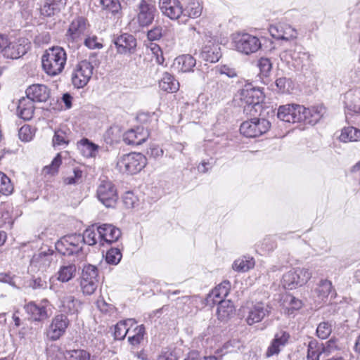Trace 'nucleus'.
<instances>
[{"label": "nucleus", "mask_w": 360, "mask_h": 360, "mask_svg": "<svg viewBox=\"0 0 360 360\" xmlns=\"http://www.w3.org/2000/svg\"><path fill=\"white\" fill-rule=\"evenodd\" d=\"M66 61L67 53L64 49L58 46H52L42 55V69L48 75L54 77L63 71Z\"/></svg>", "instance_id": "1"}, {"label": "nucleus", "mask_w": 360, "mask_h": 360, "mask_svg": "<svg viewBox=\"0 0 360 360\" xmlns=\"http://www.w3.org/2000/svg\"><path fill=\"white\" fill-rule=\"evenodd\" d=\"M240 101L244 112L250 116H256L262 110L264 93L252 84H245L239 91Z\"/></svg>", "instance_id": "2"}, {"label": "nucleus", "mask_w": 360, "mask_h": 360, "mask_svg": "<svg viewBox=\"0 0 360 360\" xmlns=\"http://www.w3.org/2000/svg\"><path fill=\"white\" fill-rule=\"evenodd\" d=\"M146 157L139 153H131L122 155L117 160V167L124 174H135L146 165Z\"/></svg>", "instance_id": "3"}, {"label": "nucleus", "mask_w": 360, "mask_h": 360, "mask_svg": "<svg viewBox=\"0 0 360 360\" xmlns=\"http://www.w3.org/2000/svg\"><path fill=\"white\" fill-rule=\"evenodd\" d=\"M232 44L234 50L245 56L255 53L262 48L259 39L248 33L233 35Z\"/></svg>", "instance_id": "4"}, {"label": "nucleus", "mask_w": 360, "mask_h": 360, "mask_svg": "<svg viewBox=\"0 0 360 360\" xmlns=\"http://www.w3.org/2000/svg\"><path fill=\"white\" fill-rule=\"evenodd\" d=\"M311 273L304 268H297L286 272L282 278L284 288L292 290L305 284L311 278Z\"/></svg>", "instance_id": "5"}, {"label": "nucleus", "mask_w": 360, "mask_h": 360, "mask_svg": "<svg viewBox=\"0 0 360 360\" xmlns=\"http://www.w3.org/2000/svg\"><path fill=\"white\" fill-rule=\"evenodd\" d=\"M98 200L106 207L113 208L118 200V194L115 186L110 181H101L96 191Z\"/></svg>", "instance_id": "6"}, {"label": "nucleus", "mask_w": 360, "mask_h": 360, "mask_svg": "<svg viewBox=\"0 0 360 360\" xmlns=\"http://www.w3.org/2000/svg\"><path fill=\"white\" fill-rule=\"evenodd\" d=\"M158 13L155 0H141L137 5L136 21L141 27L150 25Z\"/></svg>", "instance_id": "7"}, {"label": "nucleus", "mask_w": 360, "mask_h": 360, "mask_svg": "<svg viewBox=\"0 0 360 360\" xmlns=\"http://www.w3.org/2000/svg\"><path fill=\"white\" fill-rule=\"evenodd\" d=\"M67 315L58 314L52 319L45 331L46 338L50 341H56L63 336L70 325Z\"/></svg>", "instance_id": "8"}, {"label": "nucleus", "mask_w": 360, "mask_h": 360, "mask_svg": "<svg viewBox=\"0 0 360 360\" xmlns=\"http://www.w3.org/2000/svg\"><path fill=\"white\" fill-rule=\"evenodd\" d=\"M270 128V122L265 119L253 118L243 122L240 132L247 138H255L266 133Z\"/></svg>", "instance_id": "9"}, {"label": "nucleus", "mask_w": 360, "mask_h": 360, "mask_svg": "<svg viewBox=\"0 0 360 360\" xmlns=\"http://www.w3.org/2000/svg\"><path fill=\"white\" fill-rule=\"evenodd\" d=\"M93 70L94 66L86 60L78 63L72 73L71 79L74 86L78 89L85 86L93 75Z\"/></svg>", "instance_id": "10"}, {"label": "nucleus", "mask_w": 360, "mask_h": 360, "mask_svg": "<svg viewBox=\"0 0 360 360\" xmlns=\"http://www.w3.org/2000/svg\"><path fill=\"white\" fill-rule=\"evenodd\" d=\"M81 234H71L62 237L56 243V249L63 255H72L82 250Z\"/></svg>", "instance_id": "11"}, {"label": "nucleus", "mask_w": 360, "mask_h": 360, "mask_svg": "<svg viewBox=\"0 0 360 360\" xmlns=\"http://www.w3.org/2000/svg\"><path fill=\"white\" fill-rule=\"evenodd\" d=\"M98 269L94 265L89 264L83 268L80 278V288L83 294L91 295L95 292L98 284Z\"/></svg>", "instance_id": "12"}, {"label": "nucleus", "mask_w": 360, "mask_h": 360, "mask_svg": "<svg viewBox=\"0 0 360 360\" xmlns=\"http://www.w3.org/2000/svg\"><path fill=\"white\" fill-rule=\"evenodd\" d=\"M300 122L311 125L316 124L326 112V108L323 105H317L311 108H305L300 105Z\"/></svg>", "instance_id": "13"}, {"label": "nucleus", "mask_w": 360, "mask_h": 360, "mask_svg": "<svg viewBox=\"0 0 360 360\" xmlns=\"http://www.w3.org/2000/svg\"><path fill=\"white\" fill-rule=\"evenodd\" d=\"M269 31L272 37L276 39L290 41L297 37V32L291 25L278 22L269 27Z\"/></svg>", "instance_id": "14"}, {"label": "nucleus", "mask_w": 360, "mask_h": 360, "mask_svg": "<svg viewBox=\"0 0 360 360\" xmlns=\"http://www.w3.org/2000/svg\"><path fill=\"white\" fill-rule=\"evenodd\" d=\"M90 25L87 19L82 16L75 18L70 23L66 36L68 40L72 42L77 41L80 37L87 32Z\"/></svg>", "instance_id": "15"}, {"label": "nucleus", "mask_w": 360, "mask_h": 360, "mask_svg": "<svg viewBox=\"0 0 360 360\" xmlns=\"http://www.w3.org/2000/svg\"><path fill=\"white\" fill-rule=\"evenodd\" d=\"M113 43L120 54H131L135 51L136 47V38L129 34H122L113 39Z\"/></svg>", "instance_id": "16"}, {"label": "nucleus", "mask_w": 360, "mask_h": 360, "mask_svg": "<svg viewBox=\"0 0 360 360\" xmlns=\"http://www.w3.org/2000/svg\"><path fill=\"white\" fill-rule=\"evenodd\" d=\"M298 104H287L281 105L277 112V117L279 120L289 122H300V110Z\"/></svg>", "instance_id": "17"}, {"label": "nucleus", "mask_w": 360, "mask_h": 360, "mask_svg": "<svg viewBox=\"0 0 360 360\" xmlns=\"http://www.w3.org/2000/svg\"><path fill=\"white\" fill-rule=\"evenodd\" d=\"M281 57L287 63H292V65L297 69L302 68L307 62L311 61V56L309 53L297 50L284 51L281 54Z\"/></svg>", "instance_id": "18"}, {"label": "nucleus", "mask_w": 360, "mask_h": 360, "mask_svg": "<svg viewBox=\"0 0 360 360\" xmlns=\"http://www.w3.org/2000/svg\"><path fill=\"white\" fill-rule=\"evenodd\" d=\"M159 8L162 14L171 20H177L183 13V8L179 0H160Z\"/></svg>", "instance_id": "19"}, {"label": "nucleus", "mask_w": 360, "mask_h": 360, "mask_svg": "<svg viewBox=\"0 0 360 360\" xmlns=\"http://www.w3.org/2000/svg\"><path fill=\"white\" fill-rule=\"evenodd\" d=\"M98 233L99 235L100 241H103L107 243L117 241L122 235L120 229L110 224L99 225L98 226Z\"/></svg>", "instance_id": "20"}, {"label": "nucleus", "mask_w": 360, "mask_h": 360, "mask_svg": "<svg viewBox=\"0 0 360 360\" xmlns=\"http://www.w3.org/2000/svg\"><path fill=\"white\" fill-rule=\"evenodd\" d=\"M54 257L56 255L53 250L41 251L33 255L30 264L32 266L37 268L39 270L45 271L50 266Z\"/></svg>", "instance_id": "21"}, {"label": "nucleus", "mask_w": 360, "mask_h": 360, "mask_svg": "<svg viewBox=\"0 0 360 360\" xmlns=\"http://www.w3.org/2000/svg\"><path fill=\"white\" fill-rule=\"evenodd\" d=\"M26 96L34 102H45L48 100L50 91L44 84H35L26 89Z\"/></svg>", "instance_id": "22"}, {"label": "nucleus", "mask_w": 360, "mask_h": 360, "mask_svg": "<svg viewBox=\"0 0 360 360\" xmlns=\"http://www.w3.org/2000/svg\"><path fill=\"white\" fill-rule=\"evenodd\" d=\"M270 312V307L263 303H257L250 309L246 321L248 325L260 322Z\"/></svg>", "instance_id": "23"}, {"label": "nucleus", "mask_w": 360, "mask_h": 360, "mask_svg": "<svg viewBox=\"0 0 360 360\" xmlns=\"http://www.w3.org/2000/svg\"><path fill=\"white\" fill-rule=\"evenodd\" d=\"M148 133L143 127H137L126 131L123 141L128 145H141L146 141Z\"/></svg>", "instance_id": "24"}, {"label": "nucleus", "mask_w": 360, "mask_h": 360, "mask_svg": "<svg viewBox=\"0 0 360 360\" xmlns=\"http://www.w3.org/2000/svg\"><path fill=\"white\" fill-rule=\"evenodd\" d=\"M34 101L28 97H22L18 101L17 108L18 115L24 120L32 118L34 111Z\"/></svg>", "instance_id": "25"}, {"label": "nucleus", "mask_w": 360, "mask_h": 360, "mask_svg": "<svg viewBox=\"0 0 360 360\" xmlns=\"http://www.w3.org/2000/svg\"><path fill=\"white\" fill-rule=\"evenodd\" d=\"M195 65V58L190 54H184L176 57L174 63V67L181 72H193Z\"/></svg>", "instance_id": "26"}, {"label": "nucleus", "mask_w": 360, "mask_h": 360, "mask_svg": "<svg viewBox=\"0 0 360 360\" xmlns=\"http://www.w3.org/2000/svg\"><path fill=\"white\" fill-rule=\"evenodd\" d=\"M200 57L207 62H217L221 57L220 46L217 44H206L202 47Z\"/></svg>", "instance_id": "27"}, {"label": "nucleus", "mask_w": 360, "mask_h": 360, "mask_svg": "<svg viewBox=\"0 0 360 360\" xmlns=\"http://www.w3.org/2000/svg\"><path fill=\"white\" fill-rule=\"evenodd\" d=\"M77 269L74 263H64L56 272V279L62 283H67L75 277Z\"/></svg>", "instance_id": "28"}, {"label": "nucleus", "mask_w": 360, "mask_h": 360, "mask_svg": "<svg viewBox=\"0 0 360 360\" xmlns=\"http://www.w3.org/2000/svg\"><path fill=\"white\" fill-rule=\"evenodd\" d=\"M230 287L229 281L221 282L208 295V301H212L213 304H215L221 300H224V298L229 295Z\"/></svg>", "instance_id": "29"}, {"label": "nucleus", "mask_w": 360, "mask_h": 360, "mask_svg": "<svg viewBox=\"0 0 360 360\" xmlns=\"http://www.w3.org/2000/svg\"><path fill=\"white\" fill-rule=\"evenodd\" d=\"M25 309L30 316V318L36 321H44L49 317L45 306L37 305L33 302H30L26 304Z\"/></svg>", "instance_id": "30"}, {"label": "nucleus", "mask_w": 360, "mask_h": 360, "mask_svg": "<svg viewBox=\"0 0 360 360\" xmlns=\"http://www.w3.org/2000/svg\"><path fill=\"white\" fill-rule=\"evenodd\" d=\"M77 146L82 155L87 158L96 157L99 149L98 145L90 141L86 138L79 140L77 143Z\"/></svg>", "instance_id": "31"}, {"label": "nucleus", "mask_w": 360, "mask_h": 360, "mask_svg": "<svg viewBox=\"0 0 360 360\" xmlns=\"http://www.w3.org/2000/svg\"><path fill=\"white\" fill-rule=\"evenodd\" d=\"M159 87L165 92L174 93L179 90V83L173 75L166 72L159 81Z\"/></svg>", "instance_id": "32"}, {"label": "nucleus", "mask_w": 360, "mask_h": 360, "mask_svg": "<svg viewBox=\"0 0 360 360\" xmlns=\"http://www.w3.org/2000/svg\"><path fill=\"white\" fill-rule=\"evenodd\" d=\"M134 319H128L118 322L115 326L114 336L116 340H123L127 334L131 333V328L136 325Z\"/></svg>", "instance_id": "33"}, {"label": "nucleus", "mask_w": 360, "mask_h": 360, "mask_svg": "<svg viewBox=\"0 0 360 360\" xmlns=\"http://www.w3.org/2000/svg\"><path fill=\"white\" fill-rule=\"evenodd\" d=\"M67 0H45L41 8V13L45 16H51L59 12L66 4Z\"/></svg>", "instance_id": "34"}, {"label": "nucleus", "mask_w": 360, "mask_h": 360, "mask_svg": "<svg viewBox=\"0 0 360 360\" xmlns=\"http://www.w3.org/2000/svg\"><path fill=\"white\" fill-rule=\"evenodd\" d=\"M27 52V48L25 45L18 42H11L5 49L4 57L11 59H17L23 56Z\"/></svg>", "instance_id": "35"}, {"label": "nucleus", "mask_w": 360, "mask_h": 360, "mask_svg": "<svg viewBox=\"0 0 360 360\" xmlns=\"http://www.w3.org/2000/svg\"><path fill=\"white\" fill-rule=\"evenodd\" d=\"M79 306V301L72 295H65L61 299L60 307L62 311L66 314H74L77 313Z\"/></svg>", "instance_id": "36"}, {"label": "nucleus", "mask_w": 360, "mask_h": 360, "mask_svg": "<svg viewBox=\"0 0 360 360\" xmlns=\"http://www.w3.org/2000/svg\"><path fill=\"white\" fill-rule=\"evenodd\" d=\"M202 6L198 1L190 0L184 8L182 15L192 18H196L201 15Z\"/></svg>", "instance_id": "37"}, {"label": "nucleus", "mask_w": 360, "mask_h": 360, "mask_svg": "<svg viewBox=\"0 0 360 360\" xmlns=\"http://www.w3.org/2000/svg\"><path fill=\"white\" fill-rule=\"evenodd\" d=\"M98 225L94 224L88 227L82 236V243L89 245H94L100 240L98 233Z\"/></svg>", "instance_id": "38"}, {"label": "nucleus", "mask_w": 360, "mask_h": 360, "mask_svg": "<svg viewBox=\"0 0 360 360\" xmlns=\"http://www.w3.org/2000/svg\"><path fill=\"white\" fill-rule=\"evenodd\" d=\"M145 327L143 325L136 326L129 333L128 341L134 347H137L143 341Z\"/></svg>", "instance_id": "39"}, {"label": "nucleus", "mask_w": 360, "mask_h": 360, "mask_svg": "<svg viewBox=\"0 0 360 360\" xmlns=\"http://www.w3.org/2000/svg\"><path fill=\"white\" fill-rule=\"evenodd\" d=\"M323 351L322 345H319L315 340H311L308 344L307 360H319Z\"/></svg>", "instance_id": "40"}, {"label": "nucleus", "mask_w": 360, "mask_h": 360, "mask_svg": "<svg viewBox=\"0 0 360 360\" xmlns=\"http://www.w3.org/2000/svg\"><path fill=\"white\" fill-rule=\"evenodd\" d=\"M283 304L285 309V312L288 315L292 314L295 311L300 309L303 305L300 300L290 295L285 296Z\"/></svg>", "instance_id": "41"}, {"label": "nucleus", "mask_w": 360, "mask_h": 360, "mask_svg": "<svg viewBox=\"0 0 360 360\" xmlns=\"http://www.w3.org/2000/svg\"><path fill=\"white\" fill-rule=\"evenodd\" d=\"M216 304H218L217 312L219 319L224 320L233 314L234 307L230 300H221Z\"/></svg>", "instance_id": "42"}, {"label": "nucleus", "mask_w": 360, "mask_h": 360, "mask_svg": "<svg viewBox=\"0 0 360 360\" xmlns=\"http://www.w3.org/2000/svg\"><path fill=\"white\" fill-rule=\"evenodd\" d=\"M339 139L344 142L358 141L360 140V130L353 127L342 129Z\"/></svg>", "instance_id": "43"}, {"label": "nucleus", "mask_w": 360, "mask_h": 360, "mask_svg": "<svg viewBox=\"0 0 360 360\" xmlns=\"http://www.w3.org/2000/svg\"><path fill=\"white\" fill-rule=\"evenodd\" d=\"M332 289L331 282L328 280H321L316 289V292L320 300H323L328 297Z\"/></svg>", "instance_id": "44"}, {"label": "nucleus", "mask_w": 360, "mask_h": 360, "mask_svg": "<svg viewBox=\"0 0 360 360\" xmlns=\"http://www.w3.org/2000/svg\"><path fill=\"white\" fill-rule=\"evenodd\" d=\"M13 191V186L11 179L3 172H0V193L4 195H10Z\"/></svg>", "instance_id": "45"}, {"label": "nucleus", "mask_w": 360, "mask_h": 360, "mask_svg": "<svg viewBox=\"0 0 360 360\" xmlns=\"http://www.w3.org/2000/svg\"><path fill=\"white\" fill-rule=\"evenodd\" d=\"M100 4L103 10L108 11L112 14H117L121 10L119 0H100Z\"/></svg>", "instance_id": "46"}, {"label": "nucleus", "mask_w": 360, "mask_h": 360, "mask_svg": "<svg viewBox=\"0 0 360 360\" xmlns=\"http://www.w3.org/2000/svg\"><path fill=\"white\" fill-rule=\"evenodd\" d=\"M254 261L252 259H238L235 260L233 264V269L238 271H247L254 266Z\"/></svg>", "instance_id": "47"}, {"label": "nucleus", "mask_w": 360, "mask_h": 360, "mask_svg": "<svg viewBox=\"0 0 360 360\" xmlns=\"http://www.w3.org/2000/svg\"><path fill=\"white\" fill-rule=\"evenodd\" d=\"M122 257V255L119 248H111L106 253L105 260L110 264L116 265L120 262Z\"/></svg>", "instance_id": "48"}, {"label": "nucleus", "mask_w": 360, "mask_h": 360, "mask_svg": "<svg viewBox=\"0 0 360 360\" xmlns=\"http://www.w3.org/2000/svg\"><path fill=\"white\" fill-rule=\"evenodd\" d=\"M84 45L90 49H101L103 48V40L96 35H88L84 41Z\"/></svg>", "instance_id": "49"}, {"label": "nucleus", "mask_w": 360, "mask_h": 360, "mask_svg": "<svg viewBox=\"0 0 360 360\" xmlns=\"http://www.w3.org/2000/svg\"><path fill=\"white\" fill-rule=\"evenodd\" d=\"M82 174L79 168H74L72 172L64 179V183L68 185L79 184L82 181Z\"/></svg>", "instance_id": "50"}, {"label": "nucleus", "mask_w": 360, "mask_h": 360, "mask_svg": "<svg viewBox=\"0 0 360 360\" xmlns=\"http://www.w3.org/2000/svg\"><path fill=\"white\" fill-rule=\"evenodd\" d=\"M52 141L53 146H67L69 143V139L65 132L60 129L55 131Z\"/></svg>", "instance_id": "51"}, {"label": "nucleus", "mask_w": 360, "mask_h": 360, "mask_svg": "<svg viewBox=\"0 0 360 360\" xmlns=\"http://www.w3.org/2000/svg\"><path fill=\"white\" fill-rule=\"evenodd\" d=\"M61 162V156L60 154L58 153L49 165L44 167L43 169L44 172L48 174H54L57 173Z\"/></svg>", "instance_id": "52"}, {"label": "nucleus", "mask_w": 360, "mask_h": 360, "mask_svg": "<svg viewBox=\"0 0 360 360\" xmlns=\"http://www.w3.org/2000/svg\"><path fill=\"white\" fill-rule=\"evenodd\" d=\"M69 360H90L91 355L84 349H75L69 352Z\"/></svg>", "instance_id": "53"}, {"label": "nucleus", "mask_w": 360, "mask_h": 360, "mask_svg": "<svg viewBox=\"0 0 360 360\" xmlns=\"http://www.w3.org/2000/svg\"><path fill=\"white\" fill-rule=\"evenodd\" d=\"M353 93L352 91H349L345 94V98L347 100L348 98L352 97ZM345 114L346 118L348 119V115H352L354 113H360V106L356 104L349 103L348 101H345Z\"/></svg>", "instance_id": "54"}, {"label": "nucleus", "mask_w": 360, "mask_h": 360, "mask_svg": "<svg viewBox=\"0 0 360 360\" xmlns=\"http://www.w3.org/2000/svg\"><path fill=\"white\" fill-rule=\"evenodd\" d=\"M331 325L327 322L321 323L316 329V333L319 338L321 339L327 338L331 333Z\"/></svg>", "instance_id": "55"}, {"label": "nucleus", "mask_w": 360, "mask_h": 360, "mask_svg": "<svg viewBox=\"0 0 360 360\" xmlns=\"http://www.w3.org/2000/svg\"><path fill=\"white\" fill-rule=\"evenodd\" d=\"M18 136L20 140L30 141L34 136V132L30 126L24 125L20 129Z\"/></svg>", "instance_id": "56"}, {"label": "nucleus", "mask_w": 360, "mask_h": 360, "mask_svg": "<svg viewBox=\"0 0 360 360\" xmlns=\"http://www.w3.org/2000/svg\"><path fill=\"white\" fill-rule=\"evenodd\" d=\"M257 66L259 68L260 73L264 76H267L272 68L271 63L267 58H261L258 60Z\"/></svg>", "instance_id": "57"}, {"label": "nucleus", "mask_w": 360, "mask_h": 360, "mask_svg": "<svg viewBox=\"0 0 360 360\" xmlns=\"http://www.w3.org/2000/svg\"><path fill=\"white\" fill-rule=\"evenodd\" d=\"M162 36V28L161 26H155L150 30L147 33V37L149 41H158Z\"/></svg>", "instance_id": "58"}, {"label": "nucleus", "mask_w": 360, "mask_h": 360, "mask_svg": "<svg viewBox=\"0 0 360 360\" xmlns=\"http://www.w3.org/2000/svg\"><path fill=\"white\" fill-rule=\"evenodd\" d=\"M137 198L132 192H127L123 196V202L127 208H133L137 203Z\"/></svg>", "instance_id": "59"}, {"label": "nucleus", "mask_w": 360, "mask_h": 360, "mask_svg": "<svg viewBox=\"0 0 360 360\" xmlns=\"http://www.w3.org/2000/svg\"><path fill=\"white\" fill-rule=\"evenodd\" d=\"M289 334L285 331H281L275 335L274 340H275L281 347H283L289 339Z\"/></svg>", "instance_id": "60"}, {"label": "nucleus", "mask_w": 360, "mask_h": 360, "mask_svg": "<svg viewBox=\"0 0 360 360\" xmlns=\"http://www.w3.org/2000/svg\"><path fill=\"white\" fill-rule=\"evenodd\" d=\"M281 346L275 340H272L270 346L268 347L266 356L270 357L274 354H278L280 352Z\"/></svg>", "instance_id": "61"}, {"label": "nucleus", "mask_w": 360, "mask_h": 360, "mask_svg": "<svg viewBox=\"0 0 360 360\" xmlns=\"http://www.w3.org/2000/svg\"><path fill=\"white\" fill-rule=\"evenodd\" d=\"M219 72L221 75H226L229 77H234L237 75L236 70L227 65H222L219 68Z\"/></svg>", "instance_id": "62"}, {"label": "nucleus", "mask_w": 360, "mask_h": 360, "mask_svg": "<svg viewBox=\"0 0 360 360\" xmlns=\"http://www.w3.org/2000/svg\"><path fill=\"white\" fill-rule=\"evenodd\" d=\"M327 345L324 347V352L331 353L335 351L338 348L337 340L335 338H331L330 340L327 342Z\"/></svg>", "instance_id": "63"}, {"label": "nucleus", "mask_w": 360, "mask_h": 360, "mask_svg": "<svg viewBox=\"0 0 360 360\" xmlns=\"http://www.w3.org/2000/svg\"><path fill=\"white\" fill-rule=\"evenodd\" d=\"M46 282L41 278L34 279L30 284L33 289L46 288Z\"/></svg>", "instance_id": "64"}]
</instances>
